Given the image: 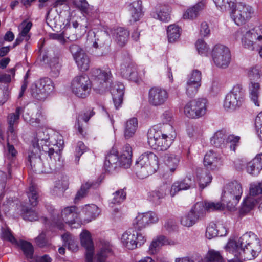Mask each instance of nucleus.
Masks as SVG:
<instances>
[{
  "mask_svg": "<svg viewBox=\"0 0 262 262\" xmlns=\"http://www.w3.org/2000/svg\"><path fill=\"white\" fill-rule=\"evenodd\" d=\"M91 74L92 81L86 74L77 75L73 78L71 86L73 93L79 97L85 98L89 95L92 86L98 93L109 91L113 95L114 85L113 75L109 69L105 70L93 69Z\"/></svg>",
  "mask_w": 262,
  "mask_h": 262,
  "instance_id": "f257e3e1",
  "label": "nucleus"
},
{
  "mask_svg": "<svg viewBox=\"0 0 262 262\" xmlns=\"http://www.w3.org/2000/svg\"><path fill=\"white\" fill-rule=\"evenodd\" d=\"M234 244V256L239 260L253 259L261 251L259 242L251 232L244 234Z\"/></svg>",
  "mask_w": 262,
  "mask_h": 262,
  "instance_id": "f03ea898",
  "label": "nucleus"
},
{
  "mask_svg": "<svg viewBox=\"0 0 262 262\" xmlns=\"http://www.w3.org/2000/svg\"><path fill=\"white\" fill-rule=\"evenodd\" d=\"M164 128H167L171 133H164L157 127H152L148 130L147 142L152 149L158 151H165L171 144L175 135L173 128L169 124H166Z\"/></svg>",
  "mask_w": 262,
  "mask_h": 262,
  "instance_id": "7ed1b4c3",
  "label": "nucleus"
},
{
  "mask_svg": "<svg viewBox=\"0 0 262 262\" xmlns=\"http://www.w3.org/2000/svg\"><path fill=\"white\" fill-rule=\"evenodd\" d=\"M136 174L140 179H144L154 173L159 168L158 157L147 151L142 154L136 163Z\"/></svg>",
  "mask_w": 262,
  "mask_h": 262,
  "instance_id": "20e7f679",
  "label": "nucleus"
},
{
  "mask_svg": "<svg viewBox=\"0 0 262 262\" xmlns=\"http://www.w3.org/2000/svg\"><path fill=\"white\" fill-rule=\"evenodd\" d=\"M242 193L241 184L237 181L231 182L227 184L224 188L223 200L226 202L227 207L232 209L237 204Z\"/></svg>",
  "mask_w": 262,
  "mask_h": 262,
  "instance_id": "39448f33",
  "label": "nucleus"
},
{
  "mask_svg": "<svg viewBox=\"0 0 262 262\" xmlns=\"http://www.w3.org/2000/svg\"><path fill=\"white\" fill-rule=\"evenodd\" d=\"M244 92L240 84L234 85L225 98L223 106L228 111H234L239 108L244 102Z\"/></svg>",
  "mask_w": 262,
  "mask_h": 262,
  "instance_id": "423d86ee",
  "label": "nucleus"
},
{
  "mask_svg": "<svg viewBox=\"0 0 262 262\" xmlns=\"http://www.w3.org/2000/svg\"><path fill=\"white\" fill-rule=\"evenodd\" d=\"M49 136L47 131L39 130L36 136L32 141V149L39 148V150H42L45 154H47L51 160L52 156L54 157L55 155L59 158L61 154L60 150L55 151L54 148L49 147L46 144L48 142Z\"/></svg>",
  "mask_w": 262,
  "mask_h": 262,
  "instance_id": "0eeeda50",
  "label": "nucleus"
},
{
  "mask_svg": "<svg viewBox=\"0 0 262 262\" xmlns=\"http://www.w3.org/2000/svg\"><path fill=\"white\" fill-rule=\"evenodd\" d=\"M207 100L205 98H198L190 100L185 105V115L190 118H199L206 113Z\"/></svg>",
  "mask_w": 262,
  "mask_h": 262,
  "instance_id": "6e6552de",
  "label": "nucleus"
},
{
  "mask_svg": "<svg viewBox=\"0 0 262 262\" xmlns=\"http://www.w3.org/2000/svg\"><path fill=\"white\" fill-rule=\"evenodd\" d=\"M211 56L217 68L226 69L229 67L231 56L228 48L223 45H216L212 49Z\"/></svg>",
  "mask_w": 262,
  "mask_h": 262,
  "instance_id": "1a4fd4ad",
  "label": "nucleus"
},
{
  "mask_svg": "<svg viewBox=\"0 0 262 262\" xmlns=\"http://www.w3.org/2000/svg\"><path fill=\"white\" fill-rule=\"evenodd\" d=\"M259 43H262V25L247 31L242 38L243 46L250 51L254 50Z\"/></svg>",
  "mask_w": 262,
  "mask_h": 262,
  "instance_id": "9d476101",
  "label": "nucleus"
},
{
  "mask_svg": "<svg viewBox=\"0 0 262 262\" xmlns=\"http://www.w3.org/2000/svg\"><path fill=\"white\" fill-rule=\"evenodd\" d=\"M123 245L127 249L133 250L141 246L146 242L145 237L136 230L129 229L126 231L121 238Z\"/></svg>",
  "mask_w": 262,
  "mask_h": 262,
  "instance_id": "9b49d317",
  "label": "nucleus"
},
{
  "mask_svg": "<svg viewBox=\"0 0 262 262\" xmlns=\"http://www.w3.org/2000/svg\"><path fill=\"white\" fill-rule=\"evenodd\" d=\"M252 13L251 7L240 3L231 12V16L234 23L240 26L251 18Z\"/></svg>",
  "mask_w": 262,
  "mask_h": 262,
  "instance_id": "f8f14e48",
  "label": "nucleus"
},
{
  "mask_svg": "<svg viewBox=\"0 0 262 262\" xmlns=\"http://www.w3.org/2000/svg\"><path fill=\"white\" fill-rule=\"evenodd\" d=\"M41 151L39 148L32 149L28 155V162L32 169L35 172L50 173V169L52 167L45 166V163L42 161L39 155Z\"/></svg>",
  "mask_w": 262,
  "mask_h": 262,
  "instance_id": "ddd939ff",
  "label": "nucleus"
},
{
  "mask_svg": "<svg viewBox=\"0 0 262 262\" xmlns=\"http://www.w3.org/2000/svg\"><path fill=\"white\" fill-rule=\"evenodd\" d=\"M168 97L167 91L162 88L154 86L148 92V102L154 106H160L165 104Z\"/></svg>",
  "mask_w": 262,
  "mask_h": 262,
  "instance_id": "4468645a",
  "label": "nucleus"
},
{
  "mask_svg": "<svg viewBox=\"0 0 262 262\" xmlns=\"http://www.w3.org/2000/svg\"><path fill=\"white\" fill-rule=\"evenodd\" d=\"M121 76L135 82H138L140 77L136 64L129 58H126L121 65L120 69Z\"/></svg>",
  "mask_w": 262,
  "mask_h": 262,
  "instance_id": "2eb2a0df",
  "label": "nucleus"
},
{
  "mask_svg": "<svg viewBox=\"0 0 262 262\" xmlns=\"http://www.w3.org/2000/svg\"><path fill=\"white\" fill-rule=\"evenodd\" d=\"M158 221L157 214L148 212L138 214L133 221V225L135 230H141L150 223H155Z\"/></svg>",
  "mask_w": 262,
  "mask_h": 262,
  "instance_id": "dca6fc26",
  "label": "nucleus"
},
{
  "mask_svg": "<svg viewBox=\"0 0 262 262\" xmlns=\"http://www.w3.org/2000/svg\"><path fill=\"white\" fill-rule=\"evenodd\" d=\"M117 156V163L119 167L126 169L131 165L132 150L129 144L125 145L121 151H116V156Z\"/></svg>",
  "mask_w": 262,
  "mask_h": 262,
  "instance_id": "f3484780",
  "label": "nucleus"
},
{
  "mask_svg": "<svg viewBox=\"0 0 262 262\" xmlns=\"http://www.w3.org/2000/svg\"><path fill=\"white\" fill-rule=\"evenodd\" d=\"M204 164L207 169L214 170L221 167L223 161L220 155L210 150L205 155Z\"/></svg>",
  "mask_w": 262,
  "mask_h": 262,
  "instance_id": "a211bd4d",
  "label": "nucleus"
},
{
  "mask_svg": "<svg viewBox=\"0 0 262 262\" xmlns=\"http://www.w3.org/2000/svg\"><path fill=\"white\" fill-rule=\"evenodd\" d=\"M169 190V186L163 184L157 187L155 190L148 193V199L154 203L159 204L160 200L164 198Z\"/></svg>",
  "mask_w": 262,
  "mask_h": 262,
  "instance_id": "6ab92c4d",
  "label": "nucleus"
},
{
  "mask_svg": "<svg viewBox=\"0 0 262 262\" xmlns=\"http://www.w3.org/2000/svg\"><path fill=\"white\" fill-rule=\"evenodd\" d=\"M193 185V181L190 177H186L181 181H177L171 187L170 190V195L173 197L179 191L189 189Z\"/></svg>",
  "mask_w": 262,
  "mask_h": 262,
  "instance_id": "aec40b11",
  "label": "nucleus"
},
{
  "mask_svg": "<svg viewBox=\"0 0 262 262\" xmlns=\"http://www.w3.org/2000/svg\"><path fill=\"white\" fill-rule=\"evenodd\" d=\"M78 217V209L74 206L66 207L61 211L62 221L69 225L74 224Z\"/></svg>",
  "mask_w": 262,
  "mask_h": 262,
  "instance_id": "412c9836",
  "label": "nucleus"
},
{
  "mask_svg": "<svg viewBox=\"0 0 262 262\" xmlns=\"http://www.w3.org/2000/svg\"><path fill=\"white\" fill-rule=\"evenodd\" d=\"M262 169V153L257 155L254 158L248 163L246 170L252 176L258 175Z\"/></svg>",
  "mask_w": 262,
  "mask_h": 262,
  "instance_id": "4be33fe9",
  "label": "nucleus"
},
{
  "mask_svg": "<svg viewBox=\"0 0 262 262\" xmlns=\"http://www.w3.org/2000/svg\"><path fill=\"white\" fill-rule=\"evenodd\" d=\"M249 97L251 101L255 106H260L259 97L260 94V85L258 82H250L249 85Z\"/></svg>",
  "mask_w": 262,
  "mask_h": 262,
  "instance_id": "5701e85b",
  "label": "nucleus"
},
{
  "mask_svg": "<svg viewBox=\"0 0 262 262\" xmlns=\"http://www.w3.org/2000/svg\"><path fill=\"white\" fill-rule=\"evenodd\" d=\"M206 4L205 0H202L193 6L188 8L183 14L185 19H193L199 15L200 11L204 9Z\"/></svg>",
  "mask_w": 262,
  "mask_h": 262,
  "instance_id": "b1692460",
  "label": "nucleus"
},
{
  "mask_svg": "<svg viewBox=\"0 0 262 262\" xmlns=\"http://www.w3.org/2000/svg\"><path fill=\"white\" fill-rule=\"evenodd\" d=\"M20 107H17L14 113L10 114L7 117L8 123L9 124L8 134V137L15 136L14 126L18 124L20 114Z\"/></svg>",
  "mask_w": 262,
  "mask_h": 262,
  "instance_id": "393cba45",
  "label": "nucleus"
},
{
  "mask_svg": "<svg viewBox=\"0 0 262 262\" xmlns=\"http://www.w3.org/2000/svg\"><path fill=\"white\" fill-rule=\"evenodd\" d=\"M169 244V242L165 236L160 235L157 236L151 242L148 248V252L150 255L155 254L159 251L163 245Z\"/></svg>",
  "mask_w": 262,
  "mask_h": 262,
  "instance_id": "a878e982",
  "label": "nucleus"
},
{
  "mask_svg": "<svg viewBox=\"0 0 262 262\" xmlns=\"http://www.w3.org/2000/svg\"><path fill=\"white\" fill-rule=\"evenodd\" d=\"M129 32L123 27L116 29V43L120 47H124L127 42Z\"/></svg>",
  "mask_w": 262,
  "mask_h": 262,
  "instance_id": "bb28decb",
  "label": "nucleus"
},
{
  "mask_svg": "<svg viewBox=\"0 0 262 262\" xmlns=\"http://www.w3.org/2000/svg\"><path fill=\"white\" fill-rule=\"evenodd\" d=\"M138 127V120L133 117L128 119L125 124L124 136L126 139L132 138L135 134Z\"/></svg>",
  "mask_w": 262,
  "mask_h": 262,
  "instance_id": "cd10ccee",
  "label": "nucleus"
},
{
  "mask_svg": "<svg viewBox=\"0 0 262 262\" xmlns=\"http://www.w3.org/2000/svg\"><path fill=\"white\" fill-rule=\"evenodd\" d=\"M128 10L133 20L137 21L142 16V2L140 0H136L129 5Z\"/></svg>",
  "mask_w": 262,
  "mask_h": 262,
  "instance_id": "c85d7f7f",
  "label": "nucleus"
},
{
  "mask_svg": "<svg viewBox=\"0 0 262 262\" xmlns=\"http://www.w3.org/2000/svg\"><path fill=\"white\" fill-rule=\"evenodd\" d=\"M227 138V135L225 131L218 130L211 138L210 142L214 146L222 148L225 146Z\"/></svg>",
  "mask_w": 262,
  "mask_h": 262,
  "instance_id": "c756f323",
  "label": "nucleus"
},
{
  "mask_svg": "<svg viewBox=\"0 0 262 262\" xmlns=\"http://www.w3.org/2000/svg\"><path fill=\"white\" fill-rule=\"evenodd\" d=\"M227 231L225 228L221 226L219 229L215 224L209 225L206 229V236L208 239H211L216 236H223L226 234Z\"/></svg>",
  "mask_w": 262,
  "mask_h": 262,
  "instance_id": "7c9ffc66",
  "label": "nucleus"
},
{
  "mask_svg": "<svg viewBox=\"0 0 262 262\" xmlns=\"http://www.w3.org/2000/svg\"><path fill=\"white\" fill-rule=\"evenodd\" d=\"M39 88L45 93L47 97L49 94L54 90V85L52 80L47 77L40 79L35 82Z\"/></svg>",
  "mask_w": 262,
  "mask_h": 262,
  "instance_id": "2f4dec72",
  "label": "nucleus"
},
{
  "mask_svg": "<svg viewBox=\"0 0 262 262\" xmlns=\"http://www.w3.org/2000/svg\"><path fill=\"white\" fill-rule=\"evenodd\" d=\"M204 202H198L192 207L190 211L194 216L198 222L206 215V209Z\"/></svg>",
  "mask_w": 262,
  "mask_h": 262,
  "instance_id": "473e14b6",
  "label": "nucleus"
},
{
  "mask_svg": "<svg viewBox=\"0 0 262 262\" xmlns=\"http://www.w3.org/2000/svg\"><path fill=\"white\" fill-rule=\"evenodd\" d=\"M197 176L199 181V186L202 189L206 187L212 181V176L206 169H198Z\"/></svg>",
  "mask_w": 262,
  "mask_h": 262,
  "instance_id": "72a5a7b5",
  "label": "nucleus"
},
{
  "mask_svg": "<svg viewBox=\"0 0 262 262\" xmlns=\"http://www.w3.org/2000/svg\"><path fill=\"white\" fill-rule=\"evenodd\" d=\"M74 60L78 68L80 69L81 71H86L89 69L90 64V60L88 55L85 52L80 54Z\"/></svg>",
  "mask_w": 262,
  "mask_h": 262,
  "instance_id": "f704fd0d",
  "label": "nucleus"
},
{
  "mask_svg": "<svg viewBox=\"0 0 262 262\" xmlns=\"http://www.w3.org/2000/svg\"><path fill=\"white\" fill-rule=\"evenodd\" d=\"M180 161V156L174 154H166L165 162L171 172H173L177 169Z\"/></svg>",
  "mask_w": 262,
  "mask_h": 262,
  "instance_id": "c9c22d12",
  "label": "nucleus"
},
{
  "mask_svg": "<svg viewBox=\"0 0 262 262\" xmlns=\"http://www.w3.org/2000/svg\"><path fill=\"white\" fill-rule=\"evenodd\" d=\"M221 11H232L235 8L236 0H213Z\"/></svg>",
  "mask_w": 262,
  "mask_h": 262,
  "instance_id": "e433bc0d",
  "label": "nucleus"
},
{
  "mask_svg": "<svg viewBox=\"0 0 262 262\" xmlns=\"http://www.w3.org/2000/svg\"><path fill=\"white\" fill-rule=\"evenodd\" d=\"M168 40L169 42L176 41L180 37L181 29L174 24L169 26L167 30Z\"/></svg>",
  "mask_w": 262,
  "mask_h": 262,
  "instance_id": "4c0bfd02",
  "label": "nucleus"
},
{
  "mask_svg": "<svg viewBox=\"0 0 262 262\" xmlns=\"http://www.w3.org/2000/svg\"><path fill=\"white\" fill-rule=\"evenodd\" d=\"M23 252L26 257L28 259H31L33 257L34 247L32 244L26 241H20L17 244Z\"/></svg>",
  "mask_w": 262,
  "mask_h": 262,
  "instance_id": "58836bf2",
  "label": "nucleus"
},
{
  "mask_svg": "<svg viewBox=\"0 0 262 262\" xmlns=\"http://www.w3.org/2000/svg\"><path fill=\"white\" fill-rule=\"evenodd\" d=\"M125 93V86L122 83L118 82L116 85V110L122 106Z\"/></svg>",
  "mask_w": 262,
  "mask_h": 262,
  "instance_id": "ea45409f",
  "label": "nucleus"
},
{
  "mask_svg": "<svg viewBox=\"0 0 262 262\" xmlns=\"http://www.w3.org/2000/svg\"><path fill=\"white\" fill-rule=\"evenodd\" d=\"M80 237L81 245L85 249L94 248L91 233L88 231H83L81 233Z\"/></svg>",
  "mask_w": 262,
  "mask_h": 262,
  "instance_id": "a19ab883",
  "label": "nucleus"
},
{
  "mask_svg": "<svg viewBox=\"0 0 262 262\" xmlns=\"http://www.w3.org/2000/svg\"><path fill=\"white\" fill-rule=\"evenodd\" d=\"M94 115V112L92 110H90L82 112L79 115L78 118H77L76 126H77V129L80 134H83V130L79 124L80 120H83L85 122H88Z\"/></svg>",
  "mask_w": 262,
  "mask_h": 262,
  "instance_id": "79ce46f5",
  "label": "nucleus"
},
{
  "mask_svg": "<svg viewBox=\"0 0 262 262\" xmlns=\"http://www.w3.org/2000/svg\"><path fill=\"white\" fill-rule=\"evenodd\" d=\"M62 238L64 242V246L68 249L73 251L77 250V243L75 238L71 234L66 233L62 235Z\"/></svg>",
  "mask_w": 262,
  "mask_h": 262,
  "instance_id": "37998d69",
  "label": "nucleus"
},
{
  "mask_svg": "<svg viewBox=\"0 0 262 262\" xmlns=\"http://www.w3.org/2000/svg\"><path fill=\"white\" fill-rule=\"evenodd\" d=\"M69 185L68 180L67 177H63L61 180L55 182V185L53 191L56 192V194H62L64 191L68 189Z\"/></svg>",
  "mask_w": 262,
  "mask_h": 262,
  "instance_id": "c03bdc74",
  "label": "nucleus"
},
{
  "mask_svg": "<svg viewBox=\"0 0 262 262\" xmlns=\"http://www.w3.org/2000/svg\"><path fill=\"white\" fill-rule=\"evenodd\" d=\"M11 168L12 164L9 163L7 168L8 174L5 173L4 171L0 170V194H2L4 191L7 180L10 179L12 178Z\"/></svg>",
  "mask_w": 262,
  "mask_h": 262,
  "instance_id": "a18cd8bd",
  "label": "nucleus"
},
{
  "mask_svg": "<svg viewBox=\"0 0 262 262\" xmlns=\"http://www.w3.org/2000/svg\"><path fill=\"white\" fill-rule=\"evenodd\" d=\"M261 74V67L259 65L251 67L249 69L248 73V76L250 82H257L260 79Z\"/></svg>",
  "mask_w": 262,
  "mask_h": 262,
  "instance_id": "49530a36",
  "label": "nucleus"
},
{
  "mask_svg": "<svg viewBox=\"0 0 262 262\" xmlns=\"http://www.w3.org/2000/svg\"><path fill=\"white\" fill-rule=\"evenodd\" d=\"M83 211L87 216V220L89 221L95 219L100 213L99 208L95 205L85 206V207L83 209Z\"/></svg>",
  "mask_w": 262,
  "mask_h": 262,
  "instance_id": "de8ad7c7",
  "label": "nucleus"
},
{
  "mask_svg": "<svg viewBox=\"0 0 262 262\" xmlns=\"http://www.w3.org/2000/svg\"><path fill=\"white\" fill-rule=\"evenodd\" d=\"M27 195L30 205L33 207L37 206L38 204V192L37 188L35 186L31 185L29 187L27 192Z\"/></svg>",
  "mask_w": 262,
  "mask_h": 262,
  "instance_id": "09e8293b",
  "label": "nucleus"
},
{
  "mask_svg": "<svg viewBox=\"0 0 262 262\" xmlns=\"http://www.w3.org/2000/svg\"><path fill=\"white\" fill-rule=\"evenodd\" d=\"M30 93L31 96L34 98L40 101H43L47 98L45 95V93L43 92L42 90H41L35 83L31 85Z\"/></svg>",
  "mask_w": 262,
  "mask_h": 262,
  "instance_id": "8fccbe9b",
  "label": "nucleus"
},
{
  "mask_svg": "<svg viewBox=\"0 0 262 262\" xmlns=\"http://www.w3.org/2000/svg\"><path fill=\"white\" fill-rule=\"evenodd\" d=\"M187 132L190 137H198L202 134L203 129L200 124H189L187 125Z\"/></svg>",
  "mask_w": 262,
  "mask_h": 262,
  "instance_id": "3c124183",
  "label": "nucleus"
},
{
  "mask_svg": "<svg viewBox=\"0 0 262 262\" xmlns=\"http://www.w3.org/2000/svg\"><path fill=\"white\" fill-rule=\"evenodd\" d=\"M21 215L23 219L29 221H36L38 218V214L34 210L27 207L22 209Z\"/></svg>",
  "mask_w": 262,
  "mask_h": 262,
  "instance_id": "603ef678",
  "label": "nucleus"
},
{
  "mask_svg": "<svg viewBox=\"0 0 262 262\" xmlns=\"http://www.w3.org/2000/svg\"><path fill=\"white\" fill-rule=\"evenodd\" d=\"M170 9L169 6L163 5L160 6L159 10H157V18L162 21H167L170 19L169 12Z\"/></svg>",
  "mask_w": 262,
  "mask_h": 262,
  "instance_id": "864d4df0",
  "label": "nucleus"
},
{
  "mask_svg": "<svg viewBox=\"0 0 262 262\" xmlns=\"http://www.w3.org/2000/svg\"><path fill=\"white\" fill-rule=\"evenodd\" d=\"M204 203L205 204V206L207 212L221 211L225 208V205L221 202L206 201L204 202Z\"/></svg>",
  "mask_w": 262,
  "mask_h": 262,
  "instance_id": "5fc2aeb1",
  "label": "nucleus"
},
{
  "mask_svg": "<svg viewBox=\"0 0 262 262\" xmlns=\"http://www.w3.org/2000/svg\"><path fill=\"white\" fill-rule=\"evenodd\" d=\"M196 222H198V221L190 211L182 216L181 219V224L183 226L187 227L192 226Z\"/></svg>",
  "mask_w": 262,
  "mask_h": 262,
  "instance_id": "6e6d98bb",
  "label": "nucleus"
},
{
  "mask_svg": "<svg viewBox=\"0 0 262 262\" xmlns=\"http://www.w3.org/2000/svg\"><path fill=\"white\" fill-rule=\"evenodd\" d=\"M49 64L52 72L54 73L56 75H58L61 68L59 55L51 58Z\"/></svg>",
  "mask_w": 262,
  "mask_h": 262,
  "instance_id": "4d7b16f0",
  "label": "nucleus"
},
{
  "mask_svg": "<svg viewBox=\"0 0 262 262\" xmlns=\"http://www.w3.org/2000/svg\"><path fill=\"white\" fill-rule=\"evenodd\" d=\"M110 40L108 36L107 35L104 34L101 35L99 38L95 39V41L93 43V47L97 48H106L109 46Z\"/></svg>",
  "mask_w": 262,
  "mask_h": 262,
  "instance_id": "13d9d810",
  "label": "nucleus"
},
{
  "mask_svg": "<svg viewBox=\"0 0 262 262\" xmlns=\"http://www.w3.org/2000/svg\"><path fill=\"white\" fill-rule=\"evenodd\" d=\"M201 84L187 82L186 87V93L190 97H193L197 93Z\"/></svg>",
  "mask_w": 262,
  "mask_h": 262,
  "instance_id": "bf43d9fd",
  "label": "nucleus"
},
{
  "mask_svg": "<svg viewBox=\"0 0 262 262\" xmlns=\"http://www.w3.org/2000/svg\"><path fill=\"white\" fill-rule=\"evenodd\" d=\"M255 203V200L253 198L247 197L243 202L241 209V212L245 213L250 211L254 206Z\"/></svg>",
  "mask_w": 262,
  "mask_h": 262,
  "instance_id": "052dcab7",
  "label": "nucleus"
},
{
  "mask_svg": "<svg viewBox=\"0 0 262 262\" xmlns=\"http://www.w3.org/2000/svg\"><path fill=\"white\" fill-rule=\"evenodd\" d=\"M93 185V184H90L89 182H86L84 184L82 185L80 189L77 192L75 197V203H76L81 199L84 198L88 190Z\"/></svg>",
  "mask_w": 262,
  "mask_h": 262,
  "instance_id": "680f3d73",
  "label": "nucleus"
},
{
  "mask_svg": "<svg viewBox=\"0 0 262 262\" xmlns=\"http://www.w3.org/2000/svg\"><path fill=\"white\" fill-rule=\"evenodd\" d=\"M2 238L7 240L13 244H17V241L12 235L10 229L6 228H2Z\"/></svg>",
  "mask_w": 262,
  "mask_h": 262,
  "instance_id": "e2e57ef3",
  "label": "nucleus"
},
{
  "mask_svg": "<svg viewBox=\"0 0 262 262\" xmlns=\"http://www.w3.org/2000/svg\"><path fill=\"white\" fill-rule=\"evenodd\" d=\"M202 73L198 70H193L189 76L187 81L201 85Z\"/></svg>",
  "mask_w": 262,
  "mask_h": 262,
  "instance_id": "0e129e2a",
  "label": "nucleus"
},
{
  "mask_svg": "<svg viewBox=\"0 0 262 262\" xmlns=\"http://www.w3.org/2000/svg\"><path fill=\"white\" fill-rule=\"evenodd\" d=\"M195 46L198 53L201 55H206L209 49V46L203 40L199 39L195 43Z\"/></svg>",
  "mask_w": 262,
  "mask_h": 262,
  "instance_id": "69168bd1",
  "label": "nucleus"
},
{
  "mask_svg": "<svg viewBox=\"0 0 262 262\" xmlns=\"http://www.w3.org/2000/svg\"><path fill=\"white\" fill-rule=\"evenodd\" d=\"M207 262H223V258L219 252L209 251L207 255Z\"/></svg>",
  "mask_w": 262,
  "mask_h": 262,
  "instance_id": "338daca9",
  "label": "nucleus"
},
{
  "mask_svg": "<svg viewBox=\"0 0 262 262\" xmlns=\"http://www.w3.org/2000/svg\"><path fill=\"white\" fill-rule=\"evenodd\" d=\"M250 194L255 196L262 194V181L259 183H253L250 184Z\"/></svg>",
  "mask_w": 262,
  "mask_h": 262,
  "instance_id": "774afa93",
  "label": "nucleus"
}]
</instances>
